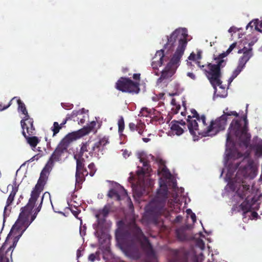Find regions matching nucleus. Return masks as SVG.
<instances>
[{"label":"nucleus","instance_id":"obj_56","mask_svg":"<svg viewBox=\"0 0 262 262\" xmlns=\"http://www.w3.org/2000/svg\"><path fill=\"white\" fill-rule=\"evenodd\" d=\"M173 199L174 200V203L177 204V206H178V205L180 204L179 202V200H177V198L175 196H173Z\"/></svg>","mask_w":262,"mask_h":262},{"label":"nucleus","instance_id":"obj_20","mask_svg":"<svg viewBox=\"0 0 262 262\" xmlns=\"http://www.w3.org/2000/svg\"><path fill=\"white\" fill-rule=\"evenodd\" d=\"M22 134L24 136V137L26 138L27 142L29 144V145L33 147H35L36 146L37 144L39 143V139L36 136H32V137H29L28 136L25 132L24 130H23Z\"/></svg>","mask_w":262,"mask_h":262},{"label":"nucleus","instance_id":"obj_45","mask_svg":"<svg viewBox=\"0 0 262 262\" xmlns=\"http://www.w3.org/2000/svg\"><path fill=\"white\" fill-rule=\"evenodd\" d=\"M187 76H188L189 78L193 80H195L196 79V77L193 73L188 72L187 73Z\"/></svg>","mask_w":262,"mask_h":262},{"label":"nucleus","instance_id":"obj_44","mask_svg":"<svg viewBox=\"0 0 262 262\" xmlns=\"http://www.w3.org/2000/svg\"><path fill=\"white\" fill-rule=\"evenodd\" d=\"M188 59L190 60H196V54L193 52L191 53L188 57Z\"/></svg>","mask_w":262,"mask_h":262},{"label":"nucleus","instance_id":"obj_53","mask_svg":"<svg viewBox=\"0 0 262 262\" xmlns=\"http://www.w3.org/2000/svg\"><path fill=\"white\" fill-rule=\"evenodd\" d=\"M231 149L232 148H227V149L226 150V152H225L226 156H227V155H228L232 152Z\"/></svg>","mask_w":262,"mask_h":262},{"label":"nucleus","instance_id":"obj_33","mask_svg":"<svg viewBox=\"0 0 262 262\" xmlns=\"http://www.w3.org/2000/svg\"><path fill=\"white\" fill-rule=\"evenodd\" d=\"M252 48L247 49L246 47H244L243 49H239L238 51V53L241 54L242 53H243V55H244V52L247 53V54L251 56H252Z\"/></svg>","mask_w":262,"mask_h":262},{"label":"nucleus","instance_id":"obj_31","mask_svg":"<svg viewBox=\"0 0 262 262\" xmlns=\"http://www.w3.org/2000/svg\"><path fill=\"white\" fill-rule=\"evenodd\" d=\"M254 145L253 146H248V147H257V148H262V140L258 138H255L254 139Z\"/></svg>","mask_w":262,"mask_h":262},{"label":"nucleus","instance_id":"obj_34","mask_svg":"<svg viewBox=\"0 0 262 262\" xmlns=\"http://www.w3.org/2000/svg\"><path fill=\"white\" fill-rule=\"evenodd\" d=\"M88 168L90 170V175L91 177L93 176L96 171V168L94 164L93 163L90 164L88 166Z\"/></svg>","mask_w":262,"mask_h":262},{"label":"nucleus","instance_id":"obj_14","mask_svg":"<svg viewBox=\"0 0 262 262\" xmlns=\"http://www.w3.org/2000/svg\"><path fill=\"white\" fill-rule=\"evenodd\" d=\"M18 185L14 182L13 184L12 185V190L11 192L6 203V205L4 210V221L5 218L8 216L11 212V207L10 205L13 202L14 198L18 191Z\"/></svg>","mask_w":262,"mask_h":262},{"label":"nucleus","instance_id":"obj_59","mask_svg":"<svg viewBox=\"0 0 262 262\" xmlns=\"http://www.w3.org/2000/svg\"><path fill=\"white\" fill-rule=\"evenodd\" d=\"M87 146H89L87 142L85 143H82V146L81 148L83 147H86Z\"/></svg>","mask_w":262,"mask_h":262},{"label":"nucleus","instance_id":"obj_55","mask_svg":"<svg viewBox=\"0 0 262 262\" xmlns=\"http://www.w3.org/2000/svg\"><path fill=\"white\" fill-rule=\"evenodd\" d=\"M72 213L75 217H77L79 212L78 210H73Z\"/></svg>","mask_w":262,"mask_h":262},{"label":"nucleus","instance_id":"obj_41","mask_svg":"<svg viewBox=\"0 0 262 262\" xmlns=\"http://www.w3.org/2000/svg\"><path fill=\"white\" fill-rule=\"evenodd\" d=\"M236 46V42H233V43H232L230 46L229 48L226 51L227 52V54H229L230 53H231V52L235 48Z\"/></svg>","mask_w":262,"mask_h":262},{"label":"nucleus","instance_id":"obj_12","mask_svg":"<svg viewBox=\"0 0 262 262\" xmlns=\"http://www.w3.org/2000/svg\"><path fill=\"white\" fill-rule=\"evenodd\" d=\"M186 47V42L185 40H181L180 45H178L176 52L168 63V66L173 69L177 68L179 65L180 60L184 54Z\"/></svg>","mask_w":262,"mask_h":262},{"label":"nucleus","instance_id":"obj_24","mask_svg":"<svg viewBox=\"0 0 262 262\" xmlns=\"http://www.w3.org/2000/svg\"><path fill=\"white\" fill-rule=\"evenodd\" d=\"M164 57V50H161L160 51H158L156 52L155 57H154V61L153 62H157V58H159V60H157L158 61V64L159 66H161L163 63V59Z\"/></svg>","mask_w":262,"mask_h":262},{"label":"nucleus","instance_id":"obj_28","mask_svg":"<svg viewBox=\"0 0 262 262\" xmlns=\"http://www.w3.org/2000/svg\"><path fill=\"white\" fill-rule=\"evenodd\" d=\"M118 132L120 135H122L124 129V121L122 116L120 117L118 121Z\"/></svg>","mask_w":262,"mask_h":262},{"label":"nucleus","instance_id":"obj_42","mask_svg":"<svg viewBox=\"0 0 262 262\" xmlns=\"http://www.w3.org/2000/svg\"><path fill=\"white\" fill-rule=\"evenodd\" d=\"M133 78L135 80L138 81L139 83V81H140V74L139 73H136L133 75Z\"/></svg>","mask_w":262,"mask_h":262},{"label":"nucleus","instance_id":"obj_1","mask_svg":"<svg viewBox=\"0 0 262 262\" xmlns=\"http://www.w3.org/2000/svg\"><path fill=\"white\" fill-rule=\"evenodd\" d=\"M53 162L52 159L49 160L40 173L37 183L31 192L28 203L21 209L18 219L12 226L5 243L0 250V262H10L9 257H11L13 249L16 246L19 238L39 212L43 198H50L49 192H45L37 206V203H36V202L43 189L49 173L53 166Z\"/></svg>","mask_w":262,"mask_h":262},{"label":"nucleus","instance_id":"obj_7","mask_svg":"<svg viewBox=\"0 0 262 262\" xmlns=\"http://www.w3.org/2000/svg\"><path fill=\"white\" fill-rule=\"evenodd\" d=\"M73 151L74 158L76 161V185L80 187L88 174V171L84 169L85 159L88 157L86 148H75Z\"/></svg>","mask_w":262,"mask_h":262},{"label":"nucleus","instance_id":"obj_32","mask_svg":"<svg viewBox=\"0 0 262 262\" xmlns=\"http://www.w3.org/2000/svg\"><path fill=\"white\" fill-rule=\"evenodd\" d=\"M61 126L58 124V122H55L53 124L52 131L53 132V136L57 134L61 129Z\"/></svg>","mask_w":262,"mask_h":262},{"label":"nucleus","instance_id":"obj_11","mask_svg":"<svg viewBox=\"0 0 262 262\" xmlns=\"http://www.w3.org/2000/svg\"><path fill=\"white\" fill-rule=\"evenodd\" d=\"M91 129V127H84L77 131L68 134L60 141L57 147H67L72 142L89 134Z\"/></svg>","mask_w":262,"mask_h":262},{"label":"nucleus","instance_id":"obj_61","mask_svg":"<svg viewBox=\"0 0 262 262\" xmlns=\"http://www.w3.org/2000/svg\"><path fill=\"white\" fill-rule=\"evenodd\" d=\"M80 252H81L80 250H78L77 253L78 257L80 256V255H81Z\"/></svg>","mask_w":262,"mask_h":262},{"label":"nucleus","instance_id":"obj_9","mask_svg":"<svg viewBox=\"0 0 262 262\" xmlns=\"http://www.w3.org/2000/svg\"><path fill=\"white\" fill-rule=\"evenodd\" d=\"M140 83L133 81L129 78L120 77L115 83V88L123 93L138 94L140 91Z\"/></svg>","mask_w":262,"mask_h":262},{"label":"nucleus","instance_id":"obj_47","mask_svg":"<svg viewBox=\"0 0 262 262\" xmlns=\"http://www.w3.org/2000/svg\"><path fill=\"white\" fill-rule=\"evenodd\" d=\"M95 255L94 254H91L89 257V259L91 261H93L95 259Z\"/></svg>","mask_w":262,"mask_h":262},{"label":"nucleus","instance_id":"obj_38","mask_svg":"<svg viewBox=\"0 0 262 262\" xmlns=\"http://www.w3.org/2000/svg\"><path fill=\"white\" fill-rule=\"evenodd\" d=\"M137 126L138 127L136 129V130L138 131V133L140 135H142V134L143 133V129L145 126L144 124L142 123L139 124V125H138Z\"/></svg>","mask_w":262,"mask_h":262},{"label":"nucleus","instance_id":"obj_64","mask_svg":"<svg viewBox=\"0 0 262 262\" xmlns=\"http://www.w3.org/2000/svg\"><path fill=\"white\" fill-rule=\"evenodd\" d=\"M77 112L76 113H75L74 112H73L72 117H73L74 115L77 116Z\"/></svg>","mask_w":262,"mask_h":262},{"label":"nucleus","instance_id":"obj_26","mask_svg":"<svg viewBox=\"0 0 262 262\" xmlns=\"http://www.w3.org/2000/svg\"><path fill=\"white\" fill-rule=\"evenodd\" d=\"M254 27V29L255 30L261 32V30L258 27V19H255L251 21L247 26L246 29H248V28L250 27L251 29Z\"/></svg>","mask_w":262,"mask_h":262},{"label":"nucleus","instance_id":"obj_2","mask_svg":"<svg viewBox=\"0 0 262 262\" xmlns=\"http://www.w3.org/2000/svg\"><path fill=\"white\" fill-rule=\"evenodd\" d=\"M257 172V165L253 162H250L244 169H239L235 174L226 173L225 180L228 184L225 190L232 196V210L235 211H243V216L245 220H256L258 214L255 211L259 207L257 198L253 196L248 191L249 187L244 185H241L243 180L239 178L241 173L245 177L254 178Z\"/></svg>","mask_w":262,"mask_h":262},{"label":"nucleus","instance_id":"obj_48","mask_svg":"<svg viewBox=\"0 0 262 262\" xmlns=\"http://www.w3.org/2000/svg\"><path fill=\"white\" fill-rule=\"evenodd\" d=\"M201 120L202 121L204 125H206V117L205 115H202L201 118L200 117V120Z\"/></svg>","mask_w":262,"mask_h":262},{"label":"nucleus","instance_id":"obj_50","mask_svg":"<svg viewBox=\"0 0 262 262\" xmlns=\"http://www.w3.org/2000/svg\"><path fill=\"white\" fill-rule=\"evenodd\" d=\"M70 119V117H69V116H67L66 119L64 120V121H63V122L62 123H61V124L60 125L61 127L66 123L67 120H68L69 119Z\"/></svg>","mask_w":262,"mask_h":262},{"label":"nucleus","instance_id":"obj_6","mask_svg":"<svg viewBox=\"0 0 262 262\" xmlns=\"http://www.w3.org/2000/svg\"><path fill=\"white\" fill-rule=\"evenodd\" d=\"M223 60L217 61L216 64L209 63L207 64L208 70H203L205 73L207 77L209 80L214 90V93H216V86H218L222 89L223 94H217V95L220 97H224L227 95L225 88L222 85V81L221 80V69L224 67L223 65Z\"/></svg>","mask_w":262,"mask_h":262},{"label":"nucleus","instance_id":"obj_57","mask_svg":"<svg viewBox=\"0 0 262 262\" xmlns=\"http://www.w3.org/2000/svg\"><path fill=\"white\" fill-rule=\"evenodd\" d=\"M142 140L144 142H146V143L149 142L150 140V139L149 138H142Z\"/></svg>","mask_w":262,"mask_h":262},{"label":"nucleus","instance_id":"obj_10","mask_svg":"<svg viewBox=\"0 0 262 262\" xmlns=\"http://www.w3.org/2000/svg\"><path fill=\"white\" fill-rule=\"evenodd\" d=\"M187 30L186 28H178L173 31L169 36H167V42L164 45V48L168 50L173 49L177 40L179 45L181 40H185L187 44Z\"/></svg>","mask_w":262,"mask_h":262},{"label":"nucleus","instance_id":"obj_23","mask_svg":"<svg viewBox=\"0 0 262 262\" xmlns=\"http://www.w3.org/2000/svg\"><path fill=\"white\" fill-rule=\"evenodd\" d=\"M108 211V208L107 207H105L102 210H100L99 212L97 214H96V217L98 220L99 224L102 223L104 218L107 215Z\"/></svg>","mask_w":262,"mask_h":262},{"label":"nucleus","instance_id":"obj_22","mask_svg":"<svg viewBox=\"0 0 262 262\" xmlns=\"http://www.w3.org/2000/svg\"><path fill=\"white\" fill-rule=\"evenodd\" d=\"M251 56L247 54V53L244 52V55H243L239 59L238 64L237 67V68L239 69L241 71L245 67V64L247 62V61L249 60Z\"/></svg>","mask_w":262,"mask_h":262},{"label":"nucleus","instance_id":"obj_58","mask_svg":"<svg viewBox=\"0 0 262 262\" xmlns=\"http://www.w3.org/2000/svg\"><path fill=\"white\" fill-rule=\"evenodd\" d=\"M258 27L262 31V20L260 21L258 20Z\"/></svg>","mask_w":262,"mask_h":262},{"label":"nucleus","instance_id":"obj_36","mask_svg":"<svg viewBox=\"0 0 262 262\" xmlns=\"http://www.w3.org/2000/svg\"><path fill=\"white\" fill-rule=\"evenodd\" d=\"M241 70L239 69L236 68V69L233 72L232 74V78L234 79L235 78L237 75L241 72Z\"/></svg>","mask_w":262,"mask_h":262},{"label":"nucleus","instance_id":"obj_25","mask_svg":"<svg viewBox=\"0 0 262 262\" xmlns=\"http://www.w3.org/2000/svg\"><path fill=\"white\" fill-rule=\"evenodd\" d=\"M17 102L18 105V111H21L22 112V113L25 116L29 115L24 103L23 102H22L20 99H18L17 100Z\"/></svg>","mask_w":262,"mask_h":262},{"label":"nucleus","instance_id":"obj_19","mask_svg":"<svg viewBox=\"0 0 262 262\" xmlns=\"http://www.w3.org/2000/svg\"><path fill=\"white\" fill-rule=\"evenodd\" d=\"M171 130L178 136L182 135L184 130L180 126L179 121H172L170 124Z\"/></svg>","mask_w":262,"mask_h":262},{"label":"nucleus","instance_id":"obj_60","mask_svg":"<svg viewBox=\"0 0 262 262\" xmlns=\"http://www.w3.org/2000/svg\"><path fill=\"white\" fill-rule=\"evenodd\" d=\"M84 119H81L80 120V121L78 122V123H79V124H82L83 123H84Z\"/></svg>","mask_w":262,"mask_h":262},{"label":"nucleus","instance_id":"obj_15","mask_svg":"<svg viewBox=\"0 0 262 262\" xmlns=\"http://www.w3.org/2000/svg\"><path fill=\"white\" fill-rule=\"evenodd\" d=\"M20 124L23 130L26 128L29 135L34 134L35 127L33 125V120L32 118H30L29 115L25 116L21 120Z\"/></svg>","mask_w":262,"mask_h":262},{"label":"nucleus","instance_id":"obj_13","mask_svg":"<svg viewBox=\"0 0 262 262\" xmlns=\"http://www.w3.org/2000/svg\"><path fill=\"white\" fill-rule=\"evenodd\" d=\"M108 196L112 198H115L117 200L125 199L129 200L125 190L117 183H114L113 188L108 192Z\"/></svg>","mask_w":262,"mask_h":262},{"label":"nucleus","instance_id":"obj_30","mask_svg":"<svg viewBox=\"0 0 262 262\" xmlns=\"http://www.w3.org/2000/svg\"><path fill=\"white\" fill-rule=\"evenodd\" d=\"M140 114L141 116L150 117L152 114V110L146 107H143L141 109Z\"/></svg>","mask_w":262,"mask_h":262},{"label":"nucleus","instance_id":"obj_43","mask_svg":"<svg viewBox=\"0 0 262 262\" xmlns=\"http://www.w3.org/2000/svg\"><path fill=\"white\" fill-rule=\"evenodd\" d=\"M198 246L200 248V249L202 250L204 248V243L203 242L202 240H200L198 241Z\"/></svg>","mask_w":262,"mask_h":262},{"label":"nucleus","instance_id":"obj_37","mask_svg":"<svg viewBox=\"0 0 262 262\" xmlns=\"http://www.w3.org/2000/svg\"><path fill=\"white\" fill-rule=\"evenodd\" d=\"M191 114L192 115V118H195L197 120H200V116L196 111L194 109L191 110Z\"/></svg>","mask_w":262,"mask_h":262},{"label":"nucleus","instance_id":"obj_62","mask_svg":"<svg viewBox=\"0 0 262 262\" xmlns=\"http://www.w3.org/2000/svg\"><path fill=\"white\" fill-rule=\"evenodd\" d=\"M179 124H181L182 125H185V122L182 120L181 122H179Z\"/></svg>","mask_w":262,"mask_h":262},{"label":"nucleus","instance_id":"obj_46","mask_svg":"<svg viewBox=\"0 0 262 262\" xmlns=\"http://www.w3.org/2000/svg\"><path fill=\"white\" fill-rule=\"evenodd\" d=\"M202 58V52L201 51H199L197 52V54L196 55V59L197 60H200Z\"/></svg>","mask_w":262,"mask_h":262},{"label":"nucleus","instance_id":"obj_51","mask_svg":"<svg viewBox=\"0 0 262 262\" xmlns=\"http://www.w3.org/2000/svg\"><path fill=\"white\" fill-rule=\"evenodd\" d=\"M10 105H11V104H10V102L8 105L4 106L3 107H0V111H3V110L8 108Z\"/></svg>","mask_w":262,"mask_h":262},{"label":"nucleus","instance_id":"obj_17","mask_svg":"<svg viewBox=\"0 0 262 262\" xmlns=\"http://www.w3.org/2000/svg\"><path fill=\"white\" fill-rule=\"evenodd\" d=\"M136 236L138 240L142 243V246L147 249H150L151 246L148 240L142 235L141 231L138 228H135Z\"/></svg>","mask_w":262,"mask_h":262},{"label":"nucleus","instance_id":"obj_21","mask_svg":"<svg viewBox=\"0 0 262 262\" xmlns=\"http://www.w3.org/2000/svg\"><path fill=\"white\" fill-rule=\"evenodd\" d=\"M66 149V148H56L50 159H52L53 161H58L61 159V158L63 156L64 151Z\"/></svg>","mask_w":262,"mask_h":262},{"label":"nucleus","instance_id":"obj_49","mask_svg":"<svg viewBox=\"0 0 262 262\" xmlns=\"http://www.w3.org/2000/svg\"><path fill=\"white\" fill-rule=\"evenodd\" d=\"M228 32L231 33L232 32H236V28L234 27H231L230 28V29L228 30Z\"/></svg>","mask_w":262,"mask_h":262},{"label":"nucleus","instance_id":"obj_35","mask_svg":"<svg viewBox=\"0 0 262 262\" xmlns=\"http://www.w3.org/2000/svg\"><path fill=\"white\" fill-rule=\"evenodd\" d=\"M186 213H187V215H190L191 219L192 220V222H195L196 221V216L194 213L192 212L191 210L190 209H187L186 210Z\"/></svg>","mask_w":262,"mask_h":262},{"label":"nucleus","instance_id":"obj_5","mask_svg":"<svg viewBox=\"0 0 262 262\" xmlns=\"http://www.w3.org/2000/svg\"><path fill=\"white\" fill-rule=\"evenodd\" d=\"M138 157L140 159V161L142 163L143 167L140 170H138L137 172L138 184L137 186H133L134 191V195H140L142 193L138 192V189L142 188L144 186H150L151 185L149 179V173L148 167L147 162L150 159H152L154 157L151 155L146 156L144 152H139L138 154Z\"/></svg>","mask_w":262,"mask_h":262},{"label":"nucleus","instance_id":"obj_3","mask_svg":"<svg viewBox=\"0 0 262 262\" xmlns=\"http://www.w3.org/2000/svg\"><path fill=\"white\" fill-rule=\"evenodd\" d=\"M248 121L246 116L234 119L230 124L227 134L226 147H235L237 141L240 146L248 147L251 135L248 133Z\"/></svg>","mask_w":262,"mask_h":262},{"label":"nucleus","instance_id":"obj_39","mask_svg":"<svg viewBox=\"0 0 262 262\" xmlns=\"http://www.w3.org/2000/svg\"><path fill=\"white\" fill-rule=\"evenodd\" d=\"M137 126H138V125H136L135 123H132V122L129 123V125H128L129 128L130 130V131H132V132H134L135 130H136L138 127Z\"/></svg>","mask_w":262,"mask_h":262},{"label":"nucleus","instance_id":"obj_16","mask_svg":"<svg viewBox=\"0 0 262 262\" xmlns=\"http://www.w3.org/2000/svg\"><path fill=\"white\" fill-rule=\"evenodd\" d=\"M174 69L167 65L165 70L162 72L161 76L158 79V82H161L165 79L170 78L174 73Z\"/></svg>","mask_w":262,"mask_h":262},{"label":"nucleus","instance_id":"obj_8","mask_svg":"<svg viewBox=\"0 0 262 262\" xmlns=\"http://www.w3.org/2000/svg\"><path fill=\"white\" fill-rule=\"evenodd\" d=\"M223 113V115L215 121H211L210 125L206 127V130L204 132L205 136H214L220 131L225 129L228 116H234L238 117L239 116L236 111H230L228 107Z\"/></svg>","mask_w":262,"mask_h":262},{"label":"nucleus","instance_id":"obj_63","mask_svg":"<svg viewBox=\"0 0 262 262\" xmlns=\"http://www.w3.org/2000/svg\"><path fill=\"white\" fill-rule=\"evenodd\" d=\"M234 79H232V76L229 78V80H228V81L229 82V83H230Z\"/></svg>","mask_w":262,"mask_h":262},{"label":"nucleus","instance_id":"obj_27","mask_svg":"<svg viewBox=\"0 0 262 262\" xmlns=\"http://www.w3.org/2000/svg\"><path fill=\"white\" fill-rule=\"evenodd\" d=\"M109 143L108 137H104L100 139L99 141L96 144V147H101L106 146Z\"/></svg>","mask_w":262,"mask_h":262},{"label":"nucleus","instance_id":"obj_4","mask_svg":"<svg viewBox=\"0 0 262 262\" xmlns=\"http://www.w3.org/2000/svg\"><path fill=\"white\" fill-rule=\"evenodd\" d=\"M156 162L158 166V173L159 176L160 185V188L157 192V197L165 198L167 194L168 189L176 188V182L166 167L165 162L161 158H157Z\"/></svg>","mask_w":262,"mask_h":262},{"label":"nucleus","instance_id":"obj_54","mask_svg":"<svg viewBox=\"0 0 262 262\" xmlns=\"http://www.w3.org/2000/svg\"><path fill=\"white\" fill-rule=\"evenodd\" d=\"M196 64L198 65V67H199L200 68H201L202 69V68H204V65H202H202L201 64V62H200V61H198H198L196 62Z\"/></svg>","mask_w":262,"mask_h":262},{"label":"nucleus","instance_id":"obj_52","mask_svg":"<svg viewBox=\"0 0 262 262\" xmlns=\"http://www.w3.org/2000/svg\"><path fill=\"white\" fill-rule=\"evenodd\" d=\"M40 156H39L38 155H35L32 158V161L37 160L39 159V158H40Z\"/></svg>","mask_w":262,"mask_h":262},{"label":"nucleus","instance_id":"obj_18","mask_svg":"<svg viewBox=\"0 0 262 262\" xmlns=\"http://www.w3.org/2000/svg\"><path fill=\"white\" fill-rule=\"evenodd\" d=\"M187 122L188 128L189 130L190 133L192 135H195V131L198 130V124L196 120L195 119H192L191 116H188Z\"/></svg>","mask_w":262,"mask_h":262},{"label":"nucleus","instance_id":"obj_40","mask_svg":"<svg viewBox=\"0 0 262 262\" xmlns=\"http://www.w3.org/2000/svg\"><path fill=\"white\" fill-rule=\"evenodd\" d=\"M122 151L123 156L125 158H126L128 157L129 156L130 153H131L130 151H129L127 149H122Z\"/></svg>","mask_w":262,"mask_h":262},{"label":"nucleus","instance_id":"obj_29","mask_svg":"<svg viewBox=\"0 0 262 262\" xmlns=\"http://www.w3.org/2000/svg\"><path fill=\"white\" fill-rule=\"evenodd\" d=\"M229 54H227V52H224L221 54H220L217 57H214V60L216 61V62H217V61H221V60H223V65H224V66L226 65V61L223 59L224 57L227 56Z\"/></svg>","mask_w":262,"mask_h":262}]
</instances>
